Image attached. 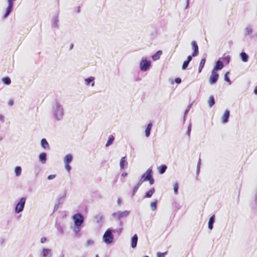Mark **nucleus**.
<instances>
[{
  "mask_svg": "<svg viewBox=\"0 0 257 257\" xmlns=\"http://www.w3.org/2000/svg\"><path fill=\"white\" fill-rule=\"evenodd\" d=\"M52 111L53 117L57 120L59 121L63 119L64 110L62 105L58 101H56L52 107Z\"/></svg>",
  "mask_w": 257,
  "mask_h": 257,
  "instance_id": "1",
  "label": "nucleus"
},
{
  "mask_svg": "<svg viewBox=\"0 0 257 257\" xmlns=\"http://www.w3.org/2000/svg\"><path fill=\"white\" fill-rule=\"evenodd\" d=\"M102 239L104 242L107 244H110L113 242L114 236L112 228L107 229L104 232Z\"/></svg>",
  "mask_w": 257,
  "mask_h": 257,
  "instance_id": "2",
  "label": "nucleus"
},
{
  "mask_svg": "<svg viewBox=\"0 0 257 257\" xmlns=\"http://www.w3.org/2000/svg\"><path fill=\"white\" fill-rule=\"evenodd\" d=\"M130 212L129 211H127V210H125L124 211H119L117 212H113L112 214V216L113 218L119 220V225L120 226H121L122 225V222L120 220L121 218L126 217L127 216H128V215L130 214Z\"/></svg>",
  "mask_w": 257,
  "mask_h": 257,
  "instance_id": "3",
  "label": "nucleus"
},
{
  "mask_svg": "<svg viewBox=\"0 0 257 257\" xmlns=\"http://www.w3.org/2000/svg\"><path fill=\"white\" fill-rule=\"evenodd\" d=\"M26 202V198L25 197H22L19 200L15 208V212L16 213H20L24 210Z\"/></svg>",
  "mask_w": 257,
  "mask_h": 257,
  "instance_id": "4",
  "label": "nucleus"
},
{
  "mask_svg": "<svg viewBox=\"0 0 257 257\" xmlns=\"http://www.w3.org/2000/svg\"><path fill=\"white\" fill-rule=\"evenodd\" d=\"M151 65V61L146 58L143 57L140 63V68L142 71H147L148 70Z\"/></svg>",
  "mask_w": 257,
  "mask_h": 257,
  "instance_id": "5",
  "label": "nucleus"
},
{
  "mask_svg": "<svg viewBox=\"0 0 257 257\" xmlns=\"http://www.w3.org/2000/svg\"><path fill=\"white\" fill-rule=\"evenodd\" d=\"M73 156L71 154H67L64 158L65 168L67 171L69 173L71 170L70 163L72 162Z\"/></svg>",
  "mask_w": 257,
  "mask_h": 257,
  "instance_id": "6",
  "label": "nucleus"
},
{
  "mask_svg": "<svg viewBox=\"0 0 257 257\" xmlns=\"http://www.w3.org/2000/svg\"><path fill=\"white\" fill-rule=\"evenodd\" d=\"M74 225L82 226L84 221V218L82 214L77 213L72 216Z\"/></svg>",
  "mask_w": 257,
  "mask_h": 257,
  "instance_id": "7",
  "label": "nucleus"
},
{
  "mask_svg": "<svg viewBox=\"0 0 257 257\" xmlns=\"http://www.w3.org/2000/svg\"><path fill=\"white\" fill-rule=\"evenodd\" d=\"M218 78H219V74L217 73V72L212 70V72H211V74L209 79V83L211 85L215 84L217 82V81L218 79Z\"/></svg>",
  "mask_w": 257,
  "mask_h": 257,
  "instance_id": "8",
  "label": "nucleus"
},
{
  "mask_svg": "<svg viewBox=\"0 0 257 257\" xmlns=\"http://www.w3.org/2000/svg\"><path fill=\"white\" fill-rule=\"evenodd\" d=\"M42 257H52L53 253L51 249L43 248L40 253Z\"/></svg>",
  "mask_w": 257,
  "mask_h": 257,
  "instance_id": "9",
  "label": "nucleus"
},
{
  "mask_svg": "<svg viewBox=\"0 0 257 257\" xmlns=\"http://www.w3.org/2000/svg\"><path fill=\"white\" fill-rule=\"evenodd\" d=\"M153 176V171L152 169L149 168L146 171L145 173H144L142 176V178L143 179V181H147L149 180V179Z\"/></svg>",
  "mask_w": 257,
  "mask_h": 257,
  "instance_id": "10",
  "label": "nucleus"
},
{
  "mask_svg": "<svg viewBox=\"0 0 257 257\" xmlns=\"http://www.w3.org/2000/svg\"><path fill=\"white\" fill-rule=\"evenodd\" d=\"M192 49L193 50V56L194 57L197 56L199 54L198 47L197 42L195 41H193L191 42Z\"/></svg>",
  "mask_w": 257,
  "mask_h": 257,
  "instance_id": "11",
  "label": "nucleus"
},
{
  "mask_svg": "<svg viewBox=\"0 0 257 257\" xmlns=\"http://www.w3.org/2000/svg\"><path fill=\"white\" fill-rule=\"evenodd\" d=\"M223 67L224 65L220 59H219L216 62L215 65L214 67L213 70L217 72V71L221 70Z\"/></svg>",
  "mask_w": 257,
  "mask_h": 257,
  "instance_id": "12",
  "label": "nucleus"
},
{
  "mask_svg": "<svg viewBox=\"0 0 257 257\" xmlns=\"http://www.w3.org/2000/svg\"><path fill=\"white\" fill-rule=\"evenodd\" d=\"M230 116V111L228 109H226L222 117V122L223 123H226L228 121L229 117Z\"/></svg>",
  "mask_w": 257,
  "mask_h": 257,
  "instance_id": "13",
  "label": "nucleus"
},
{
  "mask_svg": "<svg viewBox=\"0 0 257 257\" xmlns=\"http://www.w3.org/2000/svg\"><path fill=\"white\" fill-rule=\"evenodd\" d=\"M13 7L14 5L8 4V6L6 9V13L4 16L3 17V19L7 18L10 15V14L13 11Z\"/></svg>",
  "mask_w": 257,
  "mask_h": 257,
  "instance_id": "14",
  "label": "nucleus"
},
{
  "mask_svg": "<svg viewBox=\"0 0 257 257\" xmlns=\"http://www.w3.org/2000/svg\"><path fill=\"white\" fill-rule=\"evenodd\" d=\"M120 169H123L127 167L128 163L126 160V157H123L121 158L120 161Z\"/></svg>",
  "mask_w": 257,
  "mask_h": 257,
  "instance_id": "15",
  "label": "nucleus"
},
{
  "mask_svg": "<svg viewBox=\"0 0 257 257\" xmlns=\"http://www.w3.org/2000/svg\"><path fill=\"white\" fill-rule=\"evenodd\" d=\"M138 237L137 234H135L131 238V246L135 248L136 247L138 242Z\"/></svg>",
  "mask_w": 257,
  "mask_h": 257,
  "instance_id": "16",
  "label": "nucleus"
},
{
  "mask_svg": "<svg viewBox=\"0 0 257 257\" xmlns=\"http://www.w3.org/2000/svg\"><path fill=\"white\" fill-rule=\"evenodd\" d=\"M39 159L42 164H45L47 161V154L44 152L41 153L39 156Z\"/></svg>",
  "mask_w": 257,
  "mask_h": 257,
  "instance_id": "17",
  "label": "nucleus"
},
{
  "mask_svg": "<svg viewBox=\"0 0 257 257\" xmlns=\"http://www.w3.org/2000/svg\"><path fill=\"white\" fill-rule=\"evenodd\" d=\"M215 215H213L210 217V218L209 219V221H208V228L210 230H212L213 229V224L215 222Z\"/></svg>",
  "mask_w": 257,
  "mask_h": 257,
  "instance_id": "18",
  "label": "nucleus"
},
{
  "mask_svg": "<svg viewBox=\"0 0 257 257\" xmlns=\"http://www.w3.org/2000/svg\"><path fill=\"white\" fill-rule=\"evenodd\" d=\"M41 145L45 150H49V145L46 139H42L41 141Z\"/></svg>",
  "mask_w": 257,
  "mask_h": 257,
  "instance_id": "19",
  "label": "nucleus"
},
{
  "mask_svg": "<svg viewBox=\"0 0 257 257\" xmlns=\"http://www.w3.org/2000/svg\"><path fill=\"white\" fill-rule=\"evenodd\" d=\"M153 126L152 122H150L148 124L145 130V135L147 137H149L151 134V131Z\"/></svg>",
  "mask_w": 257,
  "mask_h": 257,
  "instance_id": "20",
  "label": "nucleus"
},
{
  "mask_svg": "<svg viewBox=\"0 0 257 257\" xmlns=\"http://www.w3.org/2000/svg\"><path fill=\"white\" fill-rule=\"evenodd\" d=\"M239 56L243 62H246L248 61L249 57L245 52H241L239 54Z\"/></svg>",
  "mask_w": 257,
  "mask_h": 257,
  "instance_id": "21",
  "label": "nucleus"
},
{
  "mask_svg": "<svg viewBox=\"0 0 257 257\" xmlns=\"http://www.w3.org/2000/svg\"><path fill=\"white\" fill-rule=\"evenodd\" d=\"M58 14H57L55 17H53L52 21V25L53 27L58 28Z\"/></svg>",
  "mask_w": 257,
  "mask_h": 257,
  "instance_id": "22",
  "label": "nucleus"
},
{
  "mask_svg": "<svg viewBox=\"0 0 257 257\" xmlns=\"http://www.w3.org/2000/svg\"><path fill=\"white\" fill-rule=\"evenodd\" d=\"M253 32L252 27L251 26H247L244 31V35L246 37L248 35H250L252 34Z\"/></svg>",
  "mask_w": 257,
  "mask_h": 257,
  "instance_id": "23",
  "label": "nucleus"
},
{
  "mask_svg": "<svg viewBox=\"0 0 257 257\" xmlns=\"http://www.w3.org/2000/svg\"><path fill=\"white\" fill-rule=\"evenodd\" d=\"M85 84L87 85H88L90 84V83H91V85L92 86H93L94 85V78L93 77H89L87 78H86L85 79Z\"/></svg>",
  "mask_w": 257,
  "mask_h": 257,
  "instance_id": "24",
  "label": "nucleus"
},
{
  "mask_svg": "<svg viewBox=\"0 0 257 257\" xmlns=\"http://www.w3.org/2000/svg\"><path fill=\"white\" fill-rule=\"evenodd\" d=\"M162 54V51L161 50H159L152 56V58L154 61H156L160 59V57Z\"/></svg>",
  "mask_w": 257,
  "mask_h": 257,
  "instance_id": "25",
  "label": "nucleus"
},
{
  "mask_svg": "<svg viewBox=\"0 0 257 257\" xmlns=\"http://www.w3.org/2000/svg\"><path fill=\"white\" fill-rule=\"evenodd\" d=\"M167 169V166L166 165H161L158 167V170L160 174H164Z\"/></svg>",
  "mask_w": 257,
  "mask_h": 257,
  "instance_id": "26",
  "label": "nucleus"
},
{
  "mask_svg": "<svg viewBox=\"0 0 257 257\" xmlns=\"http://www.w3.org/2000/svg\"><path fill=\"white\" fill-rule=\"evenodd\" d=\"M155 189L154 187L151 188L148 192H147L145 195V198H150L154 193Z\"/></svg>",
  "mask_w": 257,
  "mask_h": 257,
  "instance_id": "27",
  "label": "nucleus"
},
{
  "mask_svg": "<svg viewBox=\"0 0 257 257\" xmlns=\"http://www.w3.org/2000/svg\"><path fill=\"white\" fill-rule=\"evenodd\" d=\"M65 197H66V191L64 193L63 195H62L61 196H59L58 198L57 199V203L58 204H59L60 205H62L64 202Z\"/></svg>",
  "mask_w": 257,
  "mask_h": 257,
  "instance_id": "28",
  "label": "nucleus"
},
{
  "mask_svg": "<svg viewBox=\"0 0 257 257\" xmlns=\"http://www.w3.org/2000/svg\"><path fill=\"white\" fill-rule=\"evenodd\" d=\"M114 140V137L112 135H110L108 137L107 143L105 144V147H108L110 146Z\"/></svg>",
  "mask_w": 257,
  "mask_h": 257,
  "instance_id": "29",
  "label": "nucleus"
},
{
  "mask_svg": "<svg viewBox=\"0 0 257 257\" xmlns=\"http://www.w3.org/2000/svg\"><path fill=\"white\" fill-rule=\"evenodd\" d=\"M208 105L210 107H212L215 103L214 97L213 95H211L208 101Z\"/></svg>",
  "mask_w": 257,
  "mask_h": 257,
  "instance_id": "30",
  "label": "nucleus"
},
{
  "mask_svg": "<svg viewBox=\"0 0 257 257\" xmlns=\"http://www.w3.org/2000/svg\"><path fill=\"white\" fill-rule=\"evenodd\" d=\"M103 215L101 213H99L94 216V219L97 223L100 224V221L102 220Z\"/></svg>",
  "mask_w": 257,
  "mask_h": 257,
  "instance_id": "31",
  "label": "nucleus"
},
{
  "mask_svg": "<svg viewBox=\"0 0 257 257\" xmlns=\"http://www.w3.org/2000/svg\"><path fill=\"white\" fill-rule=\"evenodd\" d=\"M81 226H82L79 225L74 224V227H73L72 229L76 235H77L79 233V231H80Z\"/></svg>",
  "mask_w": 257,
  "mask_h": 257,
  "instance_id": "32",
  "label": "nucleus"
},
{
  "mask_svg": "<svg viewBox=\"0 0 257 257\" xmlns=\"http://www.w3.org/2000/svg\"><path fill=\"white\" fill-rule=\"evenodd\" d=\"M3 82L6 85H10L11 83V80L10 77L6 76L2 78Z\"/></svg>",
  "mask_w": 257,
  "mask_h": 257,
  "instance_id": "33",
  "label": "nucleus"
},
{
  "mask_svg": "<svg viewBox=\"0 0 257 257\" xmlns=\"http://www.w3.org/2000/svg\"><path fill=\"white\" fill-rule=\"evenodd\" d=\"M15 172L16 176H20L22 172L21 167L20 166H17L15 169Z\"/></svg>",
  "mask_w": 257,
  "mask_h": 257,
  "instance_id": "34",
  "label": "nucleus"
},
{
  "mask_svg": "<svg viewBox=\"0 0 257 257\" xmlns=\"http://www.w3.org/2000/svg\"><path fill=\"white\" fill-rule=\"evenodd\" d=\"M55 226L57 229V230L61 234H63L64 233V229L63 227H62L60 223H56L55 224Z\"/></svg>",
  "mask_w": 257,
  "mask_h": 257,
  "instance_id": "35",
  "label": "nucleus"
},
{
  "mask_svg": "<svg viewBox=\"0 0 257 257\" xmlns=\"http://www.w3.org/2000/svg\"><path fill=\"white\" fill-rule=\"evenodd\" d=\"M157 200H155L154 202H152L150 204L151 208L152 210L154 211L157 209Z\"/></svg>",
  "mask_w": 257,
  "mask_h": 257,
  "instance_id": "36",
  "label": "nucleus"
},
{
  "mask_svg": "<svg viewBox=\"0 0 257 257\" xmlns=\"http://www.w3.org/2000/svg\"><path fill=\"white\" fill-rule=\"evenodd\" d=\"M221 59L228 64L230 62V57L229 55H226V54H224L223 57Z\"/></svg>",
  "mask_w": 257,
  "mask_h": 257,
  "instance_id": "37",
  "label": "nucleus"
},
{
  "mask_svg": "<svg viewBox=\"0 0 257 257\" xmlns=\"http://www.w3.org/2000/svg\"><path fill=\"white\" fill-rule=\"evenodd\" d=\"M229 72L228 71L227 72L225 75H224V80L227 82L229 83V84H231V81H230V78L229 77Z\"/></svg>",
  "mask_w": 257,
  "mask_h": 257,
  "instance_id": "38",
  "label": "nucleus"
},
{
  "mask_svg": "<svg viewBox=\"0 0 257 257\" xmlns=\"http://www.w3.org/2000/svg\"><path fill=\"white\" fill-rule=\"evenodd\" d=\"M179 184L177 182H176L174 184L173 189L175 195H177L178 193Z\"/></svg>",
  "mask_w": 257,
  "mask_h": 257,
  "instance_id": "39",
  "label": "nucleus"
},
{
  "mask_svg": "<svg viewBox=\"0 0 257 257\" xmlns=\"http://www.w3.org/2000/svg\"><path fill=\"white\" fill-rule=\"evenodd\" d=\"M94 242L92 239H89L86 241L85 246L86 247H88L89 246H92L94 244Z\"/></svg>",
  "mask_w": 257,
  "mask_h": 257,
  "instance_id": "40",
  "label": "nucleus"
},
{
  "mask_svg": "<svg viewBox=\"0 0 257 257\" xmlns=\"http://www.w3.org/2000/svg\"><path fill=\"white\" fill-rule=\"evenodd\" d=\"M189 62L187 61H185L183 63V65H182V69L183 70H185L187 68L188 65H189Z\"/></svg>",
  "mask_w": 257,
  "mask_h": 257,
  "instance_id": "41",
  "label": "nucleus"
},
{
  "mask_svg": "<svg viewBox=\"0 0 257 257\" xmlns=\"http://www.w3.org/2000/svg\"><path fill=\"white\" fill-rule=\"evenodd\" d=\"M139 187L140 186L137 184L134 187L132 191V196H134L135 195Z\"/></svg>",
  "mask_w": 257,
  "mask_h": 257,
  "instance_id": "42",
  "label": "nucleus"
},
{
  "mask_svg": "<svg viewBox=\"0 0 257 257\" xmlns=\"http://www.w3.org/2000/svg\"><path fill=\"white\" fill-rule=\"evenodd\" d=\"M112 230H113V233L117 232L118 235H119L122 232V228L120 227L119 228H117V229H112Z\"/></svg>",
  "mask_w": 257,
  "mask_h": 257,
  "instance_id": "43",
  "label": "nucleus"
},
{
  "mask_svg": "<svg viewBox=\"0 0 257 257\" xmlns=\"http://www.w3.org/2000/svg\"><path fill=\"white\" fill-rule=\"evenodd\" d=\"M205 62L206 58H202L200 62L199 66L203 68L205 64Z\"/></svg>",
  "mask_w": 257,
  "mask_h": 257,
  "instance_id": "44",
  "label": "nucleus"
},
{
  "mask_svg": "<svg viewBox=\"0 0 257 257\" xmlns=\"http://www.w3.org/2000/svg\"><path fill=\"white\" fill-rule=\"evenodd\" d=\"M167 254V252H158L157 253V257H165V255Z\"/></svg>",
  "mask_w": 257,
  "mask_h": 257,
  "instance_id": "45",
  "label": "nucleus"
},
{
  "mask_svg": "<svg viewBox=\"0 0 257 257\" xmlns=\"http://www.w3.org/2000/svg\"><path fill=\"white\" fill-rule=\"evenodd\" d=\"M191 131V123H190L188 126L187 131V134L189 138H190V137Z\"/></svg>",
  "mask_w": 257,
  "mask_h": 257,
  "instance_id": "46",
  "label": "nucleus"
},
{
  "mask_svg": "<svg viewBox=\"0 0 257 257\" xmlns=\"http://www.w3.org/2000/svg\"><path fill=\"white\" fill-rule=\"evenodd\" d=\"M56 175H50L48 176L47 179L49 180H52L56 177Z\"/></svg>",
  "mask_w": 257,
  "mask_h": 257,
  "instance_id": "47",
  "label": "nucleus"
},
{
  "mask_svg": "<svg viewBox=\"0 0 257 257\" xmlns=\"http://www.w3.org/2000/svg\"><path fill=\"white\" fill-rule=\"evenodd\" d=\"M148 181L149 182V183H150V184L151 185L153 184L154 183V182H155V181H154V178H153V176H152V177H151L149 179V180H148Z\"/></svg>",
  "mask_w": 257,
  "mask_h": 257,
  "instance_id": "48",
  "label": "nucleus"
},
{
  "mask_svg": "<svg viewBox=\"0 0 257 257\" xmlns=\"http://www.w3.org/2000/svg\"><path fill=\"white\" fill-rule=\"evenodd\" d=\"M175 82L177 84H180L181 82V79L180 77H177L175 79Z\"/></svg>",
  "mask_w": 257,
  "mask_h": 257,
  "instance_id": "49",
  "label": "nucleus"
},
{
  "mask_svg": "<svg viewBox=\"0 0 257 257\" xmlns=\"http://www.w3.org/2000/svg\"><path fill=\"white\" fill-rule=\"evenodd\" d=\"M193 57H194V56H193V53L192 54V55H189L187 57V59L186 60V61L190 62L192 60V58Z\"/></svg>",
  "mask_w": 257,
  "mask_h": 257,
  "instance_id": "50",
  "label": "nucleus"
},
{
  "mask_svg": "<svg viewBox=\"0 0 257 257\" xmlns=\"http://www.w3.org/2000/svg\"><path fill=\"white\" fill-rule=\"evenodd\" d=\"M189 109H188V108H187L185 111V112H184V121H185V118H186V115L188 114V112L189 111Z\"/></svg>",
  "mask_w": 257,
  "mask_h": 257,
  "instance_id": "51",
  "label": "nucleus"
},
{
  "mask_svg": "<svg viewBox=\"0 0 257 257\" xmlns=\"http://www.w3.org/2000/svg\"><path fill=\"white\" fill-rule=\"evenodd\" d=\"M189 109H188V108H187L185 111V112H184V121H185V118H186V115L188 114V112L189 111Z\"/></svg>",
  "mask_w": 257,
  "mask_h": 257,
  "instance_id": "52",
  "label": "nucleus"
},
{
  "mask_svg": "<svg viewBox=\"0 0 257 257\" xmlns=\"http://www.w3.org/2000/svg\"><path fill=\"white\" fill-rule=\"evenodd\" d=\"M60 205H60L58 203L56 204H55L54 207V211H56L59 208Z\"/></svg>",
  "mask_w": 257,
  "mask_h": 257,
  "instance_id": "53",
  "label": "nucleus"
},
{
  "mask_svg": "<svg viewBox=\"0 0 257 257\" xmlns=\"http://www.w3.org/2000/svg\"><path fill=\"white\" fill-rule=\"evenodd\" d=\"M145 181H143V179L142 178V177H141V178L140 179V181H139V182L138 183V184H137V185H138V186H140V185L143 183V182H144Z\"/></svg>",
  "mask_w": 257,
  "mask_h": 257,
  "instance_id": "54",
  "label": "nucleus"
},
{
  "mask_svg": "<svg viewBox=\"0 0 257 257\" xmlns=\"http://www.w3.org/2000/svg\"><path fill=\"white\" fill-rule=\"evenodd\" d=\"M47 240L46 237H43L41 238L40 241L42 243H44Z\"/></svg>",
  "mask_w": 257,
  "mask_h": 257,
  "instance_id": "55",
  "label": "nucleus"
},
{
  "mask_svg": "<svg viewBox=\"0 0 257 257\" xmlns=\"http://www.w3.org/2000/svg\"><path fill=\"white\" fill-rule=\"evenodd\" d=\"M0 120L2 122H4L5 121V118H4V116L2 114H0Z\"/></svg>",
  "mask_w": 257,
  "mask_h": 257,
  "instance_id": "56",
  "label": "nucleus"
},
{
  "mask_svg": "<svg viewBox=\"0 0 257 257\" xmlns=\"http://www.w3.org/2000/svg\"><path fill=\"white\" fill-rule=\"evenodd\" d=\"M8 104L10 106H12L14 104V101L13 100H10L8 102Z\"/></svg>",
  "mask_w": 257,
  "mask_h": 257,
  "instance_id": "57",
  "label": "nucleus"
},
{
  "mask_svg": "<svg viewBox=\"0 0 257 257\" xmlns=\"http://www.w3.org/2000/svg\"><path fill=\"white\" fill-rule=\"evenodd\" d=\"M16 0H8V4L14 5V2Z\"/></svg>",
  "mask_w": 257,
  "mask_h": 257,
  "instance_id": "58",
  "label": "nucleus"
},
{
  "mask_svg": "<svg viewBox=\"0 0 257 257\" xmlns=\"http://www.w3.org/2000/svg\"><path fill=\"white\" fill-rule=\"evenodd\" d=\"M189 0H186V6L185 7V9H187L189 7Z\"/></svg>",
  "mask_w": 257,
  "mask_h": 257,
  "instance_id": "59",
  "label": "nucleus"
},
{
  "mask_svg": "<svg viewBox=\"0 0 257 257\" xmlns=\"http://www.w3.org/2000/svg\"><path fill=\"white\" fill-rule=\"evenodd\" d=\"M121 201L120 198H118L117 200V203L118 205H120L121 204Z\"/></svg>",
  "mask_w": 257,
  "mask_h": 257,
  "instance_id": "60",
  "label": "nucleus"
},
{
  "mask_svg": "<svg viewBox=\"0 0 257 257\" xmlns=\"http://www.w3.org/2000/svg\"><path fill=\"white\" fill-rule=\"evenodd\" d=\"M200 165H201V159H200V158H199L198 163H197V167H200Z\"/></svg>",
  "mask_w": 257,
  "mask_h": 257,
  "instance_id": "61",
  "label": "nucleus"
},
{
  "mask_svg": "<svg viewBox=\"0 0 257 257\" xmlns=\"http://www.w3.org/2000/svg\"><path fill=\"white\" fill-rule=\"evenodd\" d=\"M253 92L255 94L257 95V85L255 87Z\"/></svg>",
  "mask_w": 257,
  "mask_h": 257,
  "instance_id": "62",
  "label": "nucleus"
},
{
  "mask_svg": "<svg viewBox=\"0 0 257 257\" xmlns=\"http://www.w3.org/2000/svg\"><path fill=\"white\" fill-rule=\"evenodd\" d=\"M200 167H197V171H196L197 175H198L199 172H200Z\"/></svg>",
  "mask_w": 257,
  "mask_h": 257,
  "instance_id": "63",
  "label": "nucleus"
},
{
  "mask_svg": "<svg viewBox=\"0 0 257 257\" xmlns=\"http://www.w3.org/2000/svg\"><path fill=\"white\" fill-rule=\"evenodd\" d=\"M127 175V173L126 172H124L121 174V176L126 177Z\"/></svg>",
  "mask_w": 257,
  "mask_h": 257,
  "instance_id": "64",
  "label": "nucleus"
}]
</instances>
